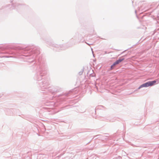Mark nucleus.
I'll return each instance as SVG.
<instances>
[{
	"instance_id": "1",
	"label": "nucleus",
	"mask_w": 159,
	"mask_h": 159,
	"mask_svg": "<svg viewBox=\"0 0 159 159\" xmlns=\"http://www.w3.org/2000/svg\"><path fill=\"white\" fill-rule=\"evenodd\" d=\"M156 81L154 80L152 81H148L141 85L138 88V89H140L143 87H146L149 86H152L156 83Z\"/></svg>"
},
{
	"instance_id": "2",
	"label": "nucleus",
	"mask_w": 159,
	"mask_h": 159,
	"mask_svg": "<svg viewBox=\"0 0 159 159\" xmlns=\"http://www.w3.org/2000/svg\"><path fill=\"white\" fill-rule=\"evenodd\" d=\"M124 60V59H119V60H117V61L118 63H120L122 61H123Z\"/></svg>"
},
{
	"instance_id": "3",
	"label": "nucleus",
	"mask_w": 159,
	"mask_h": 159,
	"mask_svg": "<svg viewBox=\"0 0 159 159\" xmlns=\"http://www.w3.org/2000/svg\"><path fill=\"white\" fill-rule=\"evenodd\" d=\"M124 60V59H119V60H117V61L118 63H120L122 61H123Z\"/></svg>"
},
{
	"instance_id": "4",
	"label": "nucleus",
	"mask_w": 159,
	"mask_h": 159,
	"mask_svg": "<svg viewBox=\"0 0 159 159\" xmlns=\"http://www.w3.org/2000/svg\"><path fill=\"white\" fill-rule=\"evenodd\" d=\"M118 63L117 61H115L114 63H113V66H115L117 64H118Z\"/></svg>"
},
{
	"instance_id": "5",
	"label": "nucleus",
	"mask_w": 159,
	"mask_h": 159,
	"mask_svg": "<svg viewBox=\"0 0 159 159\" xmlns=\"http://www.w3.org/2000/svg\"><path fill=\"white\" fill-rule=\"evenodd\" d=\"M113 66V64L111 66V69H112L114 67V66Z\"/></svg>"
}]
</instances>
